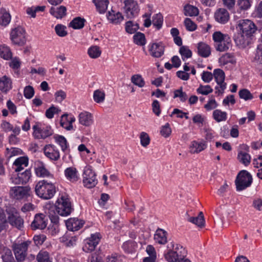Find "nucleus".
<instances>
[{
    "label": "nucleus",
    "instance_id": "f257e3e1",
    "mask_svg": "<svg viewBox=\"0 0 262 262\" xmlns=\"http://www.w3.org/2000/svg\"><path fill=\"white\" fill-rule=\"evenodd\" d=\"M57 213L61 216H67L72 212L71 202L68 198L61 196L58 199L55 206L51 207L49 211V216L52 223H57L58 222V217L57 215H54L52 212L54 210Z\"/></svg>",
    "mask_w": 262,
    "mask_h": 262
},
{
    "label": "nucleus",
    "instance_id": "f03ea898",
    "mask_svg": "<svg viewBox=\"0 0 262 262\" xmlns=\"http://www.w3.org/2000/svg\"><path fill=\"white\" fill-rule=\"evenodd\" d=\"M36 194L40 198L48 200L51 199L56 192L55 185L46 180L38 182L35 186Z\"/></svg>",
    "mask_w": 262,
    "mask_h": 262
},
{
    "label": "nucleus",
    "instance_id": "7ed1b4c3",
    "mask_svg": "<svg viewBox=\"0 0 262 262\" xmlns=\"http://www.w3.org/2000/svg\"><path fill=\"white\" fill-rule=\"evenodd\" d=\"M168 251L164 254L166 260L168 262H180L185 256L183 247L173 242L167 246Z\"/></svg>",
    "mask_w": 262,
    "mask_h": 262
},
{
    "label": "nucleus",
    "instance_id": "20e7f679",
    "mask_svg": "<svg viewBox=\"0 0 262 262\" xmlns=\"http://www.w3.org/2000/svg\"><path fill=\"white\" fill-rule=\"evenodd\" d=\"M251 174L245 170L241 171L237 174L235 183L236 190L242 191L249 187L252 182Z\"/></svg>",
    "mask_w": 262,
    "mask_h": 262
},
{
    "label": "nucleus",
    "instance_id": "39448f33",
    "mask_svg": "<svg viewBox=\"0 0 262 262\" xmlns=\"http://www.w3.org/2000/svg\"><path fill=\"white\" fill-rule=\"evenodd\" d=\"M236 28L246 36L252 38L258 30L255 24L250 19H241L238 21Z\"/></svg>",
    "mask_w": 262,
    "mask_h": 262
},
{
    "label": "nucleus",
    "instance_id": "423d86ee",
    "mask_svg": "<svg viewBox=\"0 0 262 262\" xmlns=\"http://www.w3.org/2000/svg\"><path fill=\"white\" fill-rule=\"evenodd\" d=\"M32 242L27 241L21 243H14L12 245V249L16 259L18 261H24L27 255L28 247L31 245Z\"/></svg>",
    "mask_w": 262,
    "mask_h": 262
},
{
    "label": "nucleus",
    "instance_id": "0eeeda50",
    "mask_svg": "<svg viewBox=\"0 0 262 262\" xmlns=\"http://www.w3.org/2000/svg\"><path fill=\"white\" fill-rule=\"evenodd\" d=\"M10 38L13 44L24 45L26 42L25 30L21 27L14 28L11 32Z\"/></svg>",
    "mask_w": 262,
    "mask_h": 262
},
{
    "label": "nucleus",
    "instance_id": "6e6552de",
    "mask_svg": "<svg viewBox=\"0 0 262 262\" xmlns=\"http://www.w3.org/2000/svg\"><path fill=\"white\" fill-rule=\"evenodd\" d=\"M10 195L16 200L27 199L30 195V188L23 186L13 187L10 190Z\"/></svg>",
    "mask_w": 262,
    "mask_h": 262
},
{
    "label": "nucleus",
    "instance_id": "1a4fd4ad",
    "mask_svg": "<svg viewBox=\"0 0 262 262\" xmlns=\"http://www.w3.org/2000/svg\"><path fill=\"white\" fill-rule=\"evenodd\" d=\"M124 10L128 18H132L138 15L139 12L138 5L134 0H125Z\"/></svg>",
    "mask_w": 262,
    "mask_h": 262
},
{
    "label": "nucleus",
    "instance_id": "9d476101",
    "mask_svg": "<svg viewBox=\"0 0 262 262\" xmlns=\"http://www.w3.org/2000/svg\"><path fill=\"white\" fill-rule=\"evenodd\" d=\"M96 174L90 168H86L83 173V183L84 186L91 188L94 187L98 183Z\"/></svg>",
    "mask_w": 262,
    "mask_h": 262
},
{
    "label": "nucleus",
    "instance_id": "9b49d317",
    "mask_svg": "<svg viewBox=\"0 0 262 262\" xmlns=\"http://www.w3.org/2000/svg\"><path fill=\"white\" fill-rule=\"evenodd\" d=\"M8 214V221L11 226L18 229L24 227V220L15 209L9 212Z\"/></svg>",
    "mask_w": 262,
    "mask_h": 262
},
{
    "label": "nucleus",
    "instance_id": "f8f14e48",
    "mask_svg": "<svg viewBox=\"0 0 262 262\" xmlns=\"http://www.w3.org/2000/svg\"><path fill=\"white\" fill-rule=\"evenodd\" d=\"M101 236L99 233L92 234L91 237L85 240L83 250L85 252H91L95 250L96 246L99 243Z\"/></svg>",
    "mask_w": 262,
    "mask_h": 262
},
{
    "label": "nucleus",
    "instance_id": "ddd939ff",
    "mask_svg": "<svg viewBox=\"0 0 262 262\" xmlns=\"http://www.w3.org/2000/svg\"><path fill=\"white\" fill-rule=\"evenodd\" d=\"M31 176L30 170H26L23 172H18L16 174H13L11 180L15 184H26L29 181Z\"/></svg>",
    "mask_w": 262,
    "mask_h": 262
},
{
    "label": "nucleus",
    "instance_id": "4468645a",
    "mask_svg": "<svg viewBox=\"0 0 262 262\" xmlns=\"http://www.w3.org/2000/svg\"><path fill=\"white\" fill-rule=\"evenodd\" d=\"M33 129L34 130L33 135L37 139L46 138L53 133L50 126H46L41 128L38 124H36L33 126Z\"/></svg>",
    "mask_w": 262,
    "mask_h": 262
},
{
    "label": "nucleus",
    "instance_id": "2eb2a0df",
    "mask_svg": "<svg viewBox=\"0 0 262 262\" xmlns=\"http://www.w3.org/2000/svg\"><path fill=\"white\" fill-rule=\"evenodd\" d=\"M47 219L42 213L36 214L31 226L32 229H44L47 227Z\"/></svg>",
    "mask_w": 262,
    "mask_h": 262
},
{
    "label": "nucleus",
    "instance_id": "dca6fc26",
    "mask_svg": "<svg viewBox=\"0 0 262 262\" xmlns=\"http://www.w3.org/2000/svg\"><path fill=\"white\" fill-rule=\"evenodd\" d=\"M45 156L53 161H57L60 158V153L57 147L52 144L46 145L43 148Z\"/></svg>",
    "mask_w": 262,
    "mask_h": 262
},
{
    "label": "nucleus",
    "instance_id": "f3484780",
    "mask_svg": "<svg viewBox=\"0 0 262 262\" xmlns=\"http://www.w3.org/2000/svg\"><path fill=\"white\" fill-rule=\"evenodd\" d=\"M251 37L239 31L234 38V41L239 48H245L251 43Z\"/></svg>",
    "mask_w": 262,
    "mask_h": 262
},
{
    "label": "nucleus",
    "instance_id": "a211bd4d",
    "mask_svg": "<svg viewBox=\"0 0 262 262\" xmlns=\"http://www.w3.org/2000/svg\"><path fill=\"white\" fill-rule=\"evenodd\" d=\"M214 18L218 23L221 24H225L229 20V13L226 9L219 8L216 10L214 13Z\"/></svg>",
    "mask_w": 262,
    "mask_h": 262
},
{
    "label": "nucleus",
    "instance_id": "6ab92c4d",
    "mask_svg": "<svg viewBox=\"0 0 262 262\" xmlns=\"http://www.w3.org/2000/svg\"><path fill=\"white\" fill-rule=\"evenodd\" d=\"M66 224L69 230L74 231L80 229L83 226L84 222L76 218H71L67 221Z\"/></svg>",
    "mask_w": 262,
    "mask_h": 262
},
{
    "label": "nucleus",
    "instance_id": "aec40b11",
    "mask_svg": "<svg viewBox=\"0 0 262 262\" xmlns=\"http://www.w3.org/2000/svg\"><path fill=\"white\" fill-rule=\"evenodd\" d=\"M35 173L40 177H52V175L46 168L45 165L42 162H38L35 167Z\"/></svg>",
    "mask_w": 262,
    "mask_h": 262
},
{
    "label": "nucleus",
    "instance_id": "412c9836",
    "mask_svg": "<svg viewBox=\"0 0 262 262\" xmlns=\"http://www.w3.org/2000/svg\"><path fill=\"white\" fill-rule=\"evenodd\" d=\"M187 221L195 225L200 228H202L205 226V221L204 215L202 212H200L196 217L189 216Z\"/></svg>",
    "mask_w": 262,
    "mask_h": 262
},
{
    "label": "nucleus",
    "instance_id": "4be33fe9",
    "mask_svg": "<svg viewBox=\"0 0 262 262\" xmlns=\"http://www.w3.org/2000/svg\"><path fill=\"white\" fill-rule=\"evenodd\" d=\"M231 47V39L229 36H225L224 40L215 45L216 50L223 52L228 50Z\"/></svg>",
    "mask_w": 262,
    "mask_h": 262
},
{
    "label": "nucleus",
    "instance_id": "5701e85b",
    "mask_svg": "<svg viewBox=\"0 0 262 262\" xmlns=\"http://www.w3.org/2000/svg\"><path fill=\"white\" fill-rule=\"evenodd\" d=\"M150 54L155 57H160L164 53V47L161 43H152L150 49Z\"/></svg>",
    "mask_w": 262,
    "mask_h": 262
},
{
    "label": "nucleus",
    "instance_id": "b1692460",
    "mask_svg": "<svg viewBox=\"0 0 262 262\" xmlns=\"http://www.w3.org/2000/svg\"><path fill=\"white\" fill-rule=\"evenodd\" d=\"M167 232L162 229L157 230L154 235L155 242L160 244H165L167 243Z\"/></svg>",
    "mask_w": 262,
    "mask_h": 262
},
{
    "label": "nucleus",
    "instance_id": "393cba45",
    "mask_svg": "<svg viewBox=\"0 0 262 262\" xmlns=\"http://www.w3.org/2000/svg\"><path fill=\"white\" fill-rule=\"evenodd\" d=\"M15 166V172H20L28 165V159L25 157H21L15 160L13 163Z\"/></svg>",
    "mask_w": 262,
    "mask_h": 262
},
{
    "label": "nucleus",
    "instance_id": "a878e982",
    "mask_svg": "<svg viewBox=\"0 0 262 262\" xmlns=\"http://www.w3.org/2000/svg\"><path fill=\"white\" fill-rule=\"evenodd\" d=\"M64 174L67 179L72 182L78 181V171L75 167L67 168L64 171Z\"/></svg>",
    "mask_w": 262,
    "mask_h": 262
},
{
    "label": "nucleus",
    "instance_id": "bb28decb",
    "mask_svg": "<svg viewBox=\"0 0 262 262\" xmlns=\"http://www.w3.org/2000/svg\"><path fill=\"white\" fill-rule=\"evenodd\" d=\"M79 122L84 126L90 125L93 122L91 114L87 112L81 113L79 115Z\"/></svg>",
    "mask_w": 262,
    "mask_h": 262
},
{
    "label": "nucleus",
    "instance_id": "cd10ccee",
    "mask_svg": "<svg viewBox=\"0 0 262 262\" xmlns=\"http://www.w3.org/2000/svg\"><path fill=\"white\" fill-rule=\"evenodd\" d=\"M12 88V82L10 78L6 76H3L0 79V90L6 93Z\"/></svg>",
    "mask_w": 262,
    "mask_h": 262
},
{
    "label": "nucleus",
    "instance_id": "c85d7f7f",
    "mask_svg": "<svg viewBox=\"0 0 262 262\" xmlns=\"http://www.w3.org/2000/svg\"><path fill=\"white\" fill-rule=\"evenodd\" d=\"M237 158L239 162L246 166H248L251 162V156L243 150L238 151Z\"/></svg>",
    "mask_w": 262,
    "mask_h": 262
},
{
    "label": "nucleus",
    "instance_id": "c756f323",
    "mask_svg": "<svg viewBox=\"0 0 262 262\" xmlns=\"http://www.w3.org/2000/svg\"><path fill=\"white\" fill-rule=\"evenodd\" d=\"M67 9L66 7L61 6L59 7H52L50 13L57 18H61L66 14Z\"/></svg>",
    "mask_w": 262,
    "mask_h": 262
},
{
    "label": "nucleus",
    "instance_id": "7c9ffc66",
    "mask_svg": "<svg viewBox=\"0 0 262 262\" xmlns=\"http://www.w3.org/2000/svg\"><path fill=\"white\" fill-rule=\"evenodd\" d=\"M198 50L199 54L204 57H207L211 54L210 47L205 43H199L198 46Z\"/></svg>",
    "mask_w": 262,
    "mask_h": 262
},
{
    "label": "nucleus",
    "instance_id": "2f4dec72",
    "mask_svg": "<svg viewBox=\"0 0 262 262\" xmlns=\"http://www.w3.org/2000/svg\"><path fill=\"white\" fill-rule=\"evenodd\" d=\"M206 147V145L205 143L198 142L196 141L192 142L191 145L190 146V152L191 154H198Z\"/></svg>",
    "mask_w": 262,
    "mask_h": 262
},
{
    "label": "nucleus",
    "instance_id": "473e14b6",
    "mask_svg": "<svg viewBox=\"0 0 262 262\" xmlns=\"http://www.w3.org/2000/svg\"><path fill=\"white\" fill-rule=\"evenodd\" d=\"M251 5L250 0H237L236 4L237 11L238 13L244 12L249 9Z\"/></svg>",
    "mask_w": 262,
    "mask_h": 262
},
{
    "label": "nucleus",
    "instance_id": "72a5a7b5",
    "mask_svg": "<svg viewBox=\"0 0 262 262\" xmlns=\"http://www.w3.org/2000/svg\"><path fill=\"white\" fill-rule=\"evenodd\" d=\"M219 62L221 64L225 65L229 63L234 64L236 63L235 57L229 53H227L219 59Z\"/></svg>",
    "mask_w": 262,
    "mask_h": 262
},
{
    "label": "nucleus",
    "instance_id": "f704fd0d",
    "mask_svg": "<svg viewBox=\"0 0 262 262\" xmlns=\"http://www.w3.org/2000/svg\"><path fill=\"white\" fill-rule=\"evenodd\" d=\"M85 21V20L84 18L77 17L70 22L69 27H71L74 29H80L84 27Z\"/></svg>",
    "mask_w": 262,
    "mask_h": 262
},
{
    "label": "nucleus",
    "instance_id": "c9c22d12",
    "mask_svg": "<svg viewBox=\"0 0 262 262\" xmlns=\"http://www.w3.org/2000/svg\"><path fill=\"white\" fill-rule=\"evenodd\" d=\"M137 247V244L135 241H128L123 243L122 248L127 253L135 252Z\"/></svg>",
    "mask_w": 262,
    "mask_h": 262
},
{
    "label": "nucleus",
    "instance_id": "e433bc0d",
    "mask_svg": "<svg viewBox=\"0 0 262 262\" xmlns=\"http://www.w3.org/2000/svg\"><path fill=\"white\" fill-rule=\"evenodd\" d=\"M105 98V94L103 90L98 89L94 91L93 99L95 102L100 103L104 102Z\"/></svg>",
    "mask_w": 262,
    "mask_h": 262
},
{
    "label": "nucleus",
    "instance_id": "4c0bfd02",
    "mask_svg": "<svg viewBox=\"0 0 262 262\" xmlns=\"http://www.w3.org/2000/svg\"><path fill=\"white\" fill-rule=\"evenodd\" d=\"M184 13L186 16H196L199 14V10L196 7L187 4L184 8Z\"/></svg>",
    "mask_w": 262,
    "mask_h": 262
},
{
    "label": "nucleus",
    "instance_id": "58836bf2",
    "mask_svg": "<svg viewBox=\"0 0 262 262\" xmlns=\"http://www.w3.org/2000/svg\"><path fill=\"white\" fill-rule=\"evenodd\" d=\"M0 13L1 14L0 16V25L6 26L10 21V15L9 13L7 12L5 9H1Z\"/></svg>",
    "mask_w": 262,
    "mask_h": 262
},
{
    "label": "nucleus",
    "instance_id": "ea45409f",
    "mask_svg": "<svg viewBox=\"0 0 262 262\" xmlns=\"http://www.w3.org/2000/svg\"><path fill=\"white\" fill-rule=\"evenodd\" d=\"M8 226L7 221L4 210L0 207V234L6 231Z\"/></svg>",
    "mask_w": 262,
    "mask_h": 262
},
{
    "label": "nucleus",
    "instance_id": "a19ab883",
    "mask_svg": "<svg viewBox=\"0 0 262 262\" xmlns=\"http://www.w3.org/2000/svg\"><path fill=\"white\" fill-rule=\"evenodd\" d=\"M179 52L182 56L183 60L185 62L184 66H187L188 63L185 62V59L191 57V51L187 47L182 46L180 48Z\"/></svg>",
    "mask_w": 262,
    "mask_h": 262
},
{
    "label": "nucleus",
    "instance_id": "79ce46f5",
    "mask_svg": "<svg viewBox=\"0 0 262 262\" xmlns=\"http://www.w3.org/2000/svg\"><path fill=\"white\" fill-rule=\"evenodd\" d=\"M0 56L4 59L8 60L12 58V55L9 48L3 45L0 46Z\"/></svg>",
    "mask_w": 262,
    "mask_h": 262
},
{
    "label": "nucleus",
    "instance_id": "37998d69",
    "mask_svg": "<svg viewBox=\"0 0 262 262\" xmlns=\"http://www.w3.org/2000/svg\"><path fill=\"white\" fill-rule=\"evenodd\" d=\"M60 125L68 130L73 129V125L69 124L68 115L65 114L61 116L60 121Z\"/></svg>",
    "mask_w": 262,
    "mask_h": 262
},
{
    "label": "nucleus",
    "instance_id": "c03bdc74",
    "mask_svg": "<svg viewBox=\"0 0 262 262\" xmlns=\"http://www.w3.org/2000/svg\"><path fill=\"white\" fill-rule=\"evenodd\" d=\"M213 117L218 122L225 121L227 119V113L220 110H216L213 113Z\"/></svg>",
    "mask_w": 262,
    "mask_h": 262
},
{
    "label": "nucleus",
    "instance_id": "a18cd8bd",
    "mask_svg": "<svg viewBox=\"0 0 262 262\" xmlns=\"http://www.w3.org/2000/svg\"><path fill=\"white\" fill-rule=\"evenodd\" d=\"M108 19L111 21V22L115 24H118L122 21L123 17L121 13L118 12L116 14L112 13L109 12L108 15L107 16Z\"/></svg>",
    "mask_w": 262,
    "mask_h": 262
},
{
    "label": "nucleus",
    "instance_id": "49530a36",
    "mask_svg": "<svg viewBox=\"0 0 262 262\" xmlns=\"http://www.w3.org/2000/svg\"><path fill=\"white\" fill-rule=\"evenodd\" d=\"M139 29V25L137 23L134 24L132 21H128L126 23L125 30L129 34H133Z\"/></svg>",
    "mask_w": 262,
    "mask_h": 262
},
{
    "label": "nucleus",
    "instance_id": "de8ad7c7",
    "mask_svg": "<svg viewBox=\"0 0 262 262\" xmlns=\"http://www.w3.org/2000/svg\"><path fill=\"white\" fill-rule=\"evenodd\" d=\"M134 42L140 46H143L145 44V37L143 33L137 32L134 36Z\"/></svg>",
    "mask_w": 262,
    "mask_h": 262
},
{
    "label": "nucleus",
    "instance_id": "09e8293b",
    "mask_svg": "<svg viewBox=\"0 0 262 262\" xmlns=\"http://www.w3.org/2000/svg\"><path fill=\"white\" fill-rule=\"evenodd\" d=\"M55 139L56 142L60 146L63 151H64L68 148V142L63 136H56L55 137Z\"/></svg>",
    "mask_w": 262,
    "mask_h": 262
},
{
    "label": "nucleus",
    "instance_id": "8fccbe9b",
    "mask_svg": "<svg viewBox=\"0 0 262 262\" xmlns=\"http://www.w3.org/2000/svg\"><path fill=\"white\" fill-rule=\"evenodd\" d=\"M38 262H52L48 252L44 251H40L37 255Z\"/></svg>",
    "mask_w": 262,
    "mask_h": 262
},
{
    "label": "nucleus",
    "instance_id": "3c124183",
    "mask_svg": "<svg viewBox=\"0 0 262 262\" xmlns=\"http://www.w3.org/2000/svg\"><path fill=\"white\" fill-rule=\"evenodd\" d=\"M101 51L99 47L94 46L90 47L88 50L89 56L93 58L98 57L101 54Z\"/></svg>",
    "mask_w": 262,
    "mask_h": 262
},
{
    "label": "nucleus",
    "instance_id": "603ef678",
    "mask_svg": "<svg viewBox=\"0 0 262 262\" xmlns=\"http://www.w3.org/2000/svg\"><path fill=\"white\" fill-rule=\"evenodd\" d=\"M141 144L143 147H147L150 143V139L149 135L145 132H142L140 134Z\"/></svg>",
    "mask_w": 262,
    "mask_h": 262
},
{
    "label": "nucleus",
    "instance_id": "864d4df0",
    "mask_svg": "<svg viewBox=\"0 0 262 262\" xmlns=\"http://www.w3.org/2000/svg\"><path fill=\"white\" fill-rule=\"evenodd\" d=\"M183 70V71H178L177 75L182 80H187L189 78V74L187 72L190 70V67H184Z\"/></svg>",
    "mask_w": 262,
    "mask_h": 262
},
{
    "label": "nucleus",
    "instance_id": "5fc2aeb1",
    "mask_svg": "<svg viewBox=\"0 0 262 262\" xmlns=\"http://www.w3.org/2000/svg\"><path fill=\"white\" fill-rule=\"evenodd\" d=\"M240 98L244 99L245 101L251 100L253 98V95L250 92L246 89L241 90L238 92Z\"/></svg>",
    "mask_w": 262,
    "mask_h": 262
},
{
    "label": "nucleus",
    "instance_id": "6e6d98bb",
    "mask_svg": "<svg viewBox=\"0 0 262 262\" xmlns=\"http://www.w3.org/2000/svg\"><path fill=\"white\" fill-rule=\"evenodd\" d=\"M163 23V16L159 13L155 15L152 17V24L158 29L161 28Z\"/></svg>",
    "mask_w": 262,
    "mask_h": 262
},
{
    "label": "nucleus",
    "instance_id": "4d7b16f0",
    "mask_svg": "<svg viewBox=\"0 0 262 262\" xmlns=\"http://www.w3.org/2000/svg\"><path fill=\"white\" fill-rule=\"evenodd\" d=\"M132 82L140 88H142L145 85V82L140 75H134L131 78Z\"/></svg>",
    "mask_w": 262,
    "mask_h": 262
},
{
    "label": "nucleus",
    "instance_id": "13d9d810",
    "mask_svg": "<svg viewBox=\"0 0 262 262\" xmlns=\"http://www.w3.org/2000/svg\"><path fill=\"white\" fill-rule=\"evenodd\" d=\"M214 77L217 83H221L224 81L225 73L223 70L217 69L214 71Z\"/></svg>",
    "mask_w": 262,
    "mask_h": 262
},
{
    "label": "nucleus",
    "instance_id": "bf43d9fd",
    "mask_svg": "<svg viewBox=\"0 0 262 262\" xmlns=\"http://www.w3.org/2000/svg\"><path fill=\"white\" fill-rule=\"evenodd\" d=\"M66 27L61 24H58L55 26V31L57 35L60 37H64L68 34L66 31Z\"/></svg>",
    "mask_w": 262,
    "mask_h": 262
},
{
    "label": "nucleus",
    "instance_id": "052dcab7",
    "mask_svg": "<svg viewBox=\"0 0 262 262\" xmlns=\"http://www.w3.org/2000/svg\"><path fill=\"white\" fill-rule=\"evenodd\" d=\"M171 133V129L168 123H166L164 125L162 126L160 129V134L164 138L168 137Z\"/></svg>",
    "mask_w": 262,
    "mask_h": 262
},
{
    "label": "nucleus",
    "instance_id": "680f3d73",
    "mask_svg": "<svg viewBox=\"0 0 262 262\" xmlns=\"http://www.w3.org/2000/svg\"><path fill=\"white\" fill-rule=\"evenodd\" d=\"M61 110L59 108L52 105L47 110L46 112V116L49 118L51 119L53 118L54 114H58Z\"/></svg>",
    "mask_w": 262,
    "mask_h": 262
},
{
    "label": "nucleus",
    "instance_id": "e2e57ef3",
    "mask_svg": "<svg viewBox=\"0 0 262 262\" xmlns=\"http://www.w3.org/2000/svg\"><path fill=\"white\" fill-rule=\"evenodd\" d=\"M95 4L97 10L100 13H104L107 8L108 4V2H94Z\"/></svg>",
    "mask_w": 262,
    "mask_h": 262
},
{
    "label": "nucleus",
    "instance_id": "0e129e2a",
    "mask_svg": "<svg viewBox=\"0 0 262 262\" xmlns=\"http://www.w3.org/2000/svg\"><path fill=\"white\" fill-rule=\"evenodd\" d=\"M212 91L213 89L209 85L205 86L201 85L197 89L198 93L205 95H208V94L212 92Z\"/></svg>",
    "mask_w": 262,
    "mask_h": 262
},
{
    "label": "nucleus",
    "instance_id": "69168bd1",
    "mask_svg": "<svg viewBox=\"0 0 262 262\" xmlns=\"http://www.w3.org/2000/svg\"><path fill=\"white\" fill-rule=\"evenodd\" d=\"M184 25L186 29L189 31H193L196 28V25L189 18H185Z\"/></svg>",
    "mask_w": 262,
    "mask_h": 262
},
{
    "label": "nucleus",
    "instance_id": "338daca9",
    "mask_svg": "<svg viewBox=\"0 0 262 262\" xmlns=\"http://www.w3.org/2000/svg\"><path fill=\"white\" fill-rule=\"evenodd\" d=\"M4 251L5 253L2 256L3 261L11 262L13 259L11 251L7 248L5 249Z\"/></svg>",
    "mask_w": 262,
    "mask_h": 262
},
{
    "label": "nucleus",
    "instance_id": "774afa93",
    "mask_svg": "<svg viewBox=\"0 0 262 262\" xmlns=\"http://www.w3.org/2000/svg\"><path fill=\"white\" fill-rule=\"evenodd\" d=\"M254 60L257 64H262V47L260 45L257 46Z\"/></svg>",
    "mask_w": 262,
    "mask_h": 262
}]
</instances>
